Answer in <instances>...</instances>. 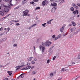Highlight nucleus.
<instances>
[{
    "mask_svg": "<svg viewBox=\"0 0 80 80\" xmlns=\"http://www.w3.org/2000/svg\"><path fill=\"white\" fill-rule=\"evenodd\" d=\"M29 12V10L26 9L25 11L23 12L24 14L22 15V16H27Z\"/></svg>",
    "mask_w": 80,
    "mask_h": 80,
    "instance_id": "nucleus-1",
    "label": "nucleus"
},
{
    "mask_svg": "<svg viewBox=\"0 0 80 80\" xmlns=\"http://www.w3.org/2000/svg\"><path fill=\"white\" fill-rule=\"evenodd\" d=\"M39 48L40 50H42V53H43V52H44V50H45V47L42 46V45H40L39 46Z\"/></svg>",
    "mask_w": 80,
    "mask_h": 80,
    "instance_id": "nucleus-2",
    "label": "nucleus"
},
{
    "mask_svg": "<svg viewBox=\"0 0 80 80\" xmlns=\"http://www.w3.org/2000/svg\"><path fill=\"white\" fill-rule=\"evenodd\" d=\"M48 3V1L47 0H45L43 1L42 5V6H44L45 5H47Z\"/></svg>",
    "mask_w": 80,
    "mask_h": 80,
    "instance_id": "nucleus-3",
    "label": "nucleus"
},
{
    "mask_svg": "<svg viewBox=\"0 0 80 80\" xmlns=\"http://www.w3.org/2000/svg\"><path fill=\"white\" fill-rule=\"evenodd\" d=\"M76 30V28L74 27L73 28H70L69 29V32H70V33H72V32H73L75 31Z\"/></svg>",
    "mask_w": 80,
    "mask_h": 80,
    "instance_id": "nucleus-4",
    "label": "nucleus"
},
{
    "mask_svg": "<svg viewBox=\"0 0 80 80\" xmlns=\"http://www.w3.org/2000/svg\"><path fill=\"white\" fill-rule=\"evenodd\" d=\"M31 68V66H28L26 67V68H23L22 69V70H29L30 68Z\"/></svg>",
    "mask_w": 80,
    "mask_h": 80,
    "instance_id": "nucleus-5",
    "label": "nucleus"
},
{
    "mask_svg": "<svg viewBox=\"0 0 80 80\" xmlns=\"http://www.w3.org/2000/svg\"><path fill=\"white\" fill-rule=\"evenodd\" d=\"M46 46L47 47H49L50 45L52 44V42H50L49 41H46Z\"/></svg>",
    "mask_w": 80,
    "mask_h": 80,
    "instance_id": "nucleus-6",
    "label": "nucleus"
},
{
    "mask_svg": "<svg viewBox=\"0 0 80 80\" xmlns=\"http://www.w3.org/2000/svg\"><path fill=\"white\" fill-rule=\"evenodd\" d=\"M56 9H57V7H54L51 10L52 12V13L55 12Z\"/></svg>",
    "mask_w": 80,
    "mask_h": 80,
    "instance_id": "nucleus-7",
    "label": "nucleus"
},
{
    "mask_svg": "<svg viewBox=\"0 0 80 80\" xmlns=\"http://www.w3.org/2000/svg\"><path fill=\"white\" fill-rule=\"evenodd\" d=\"M24 67V65L19 66H17L16 68H17L16 69V70H19V69H20V67Z\"/></svg>",
    "mask_w": 80,
    "mask_h": 80,
    "instance_id": "nucleus-8",
    "label": "nucleus"
},
{
    "mask_svg": "<svg viewBox=\"0 0 80 80\" xmlns=\"http://www.w3.org/2000/svg\"><path fill=\"white\" fill-rule=\"evenodd\" d=\"M35 74H37V71H32V73L31 74V75H35Z\"/></svg>",
    "mask_w": 80,
    "mask_h": 80,
    "instance_id": "nucleus-9",
    "label": "nucleus"
},
{
    "mask_svg": "<svg viewBox=\"0 0 80 80\" xmlns=\"http://www.w3.org/2000/svg\"><path fill=\"white\" fill-rule=\"evenodd\" d=\"M64 29H65V28L62 27V28H60V32H61V33H63V30H64Z\"/></svg>",
    "mask_w": 80,
    "mask_h": 80,
    "instance_id": "nucleus-10",
    "label": "nucleus"
},
{
    "mask_svg": "<svg viewBox=\"0 0 80 80\" xmlns=\"http://www.w3.org/2000/svg\"><path fill=\"white\" fill-rule=\"evenodd\" d=\"M4 11L5 12H8L9 11V9L8 8L6 7L4 9Z\"/></svg>",
    "mask_w": 80,
    "mask_h": 80,
    "instance_id": "nucleus-11",
    "label": "nucleus"
},
{
    "mask_svg": "<svg viewBox=\"0 0 80 80\" xmlns=\"http://www.w3.org/2000/svg\"><path fill=\"white\" fill-rule=\"evenodd\" d=\"M72 5L75 8H76V9H78V7L76 6L75 4L74 3H72Z\"/></svg>",
    "mask_w": 80,
    "mask_h": 80,
    "instance_id": "nucleus-12",
    "label": "nucleus"
},
{
    "mask_svg": "<svg viewBox=\"0 0 80 80\" xmlns=\"http://www.w3.org/2000/svg\"><path fill=\"white\" fill-rule=\"evenodd\" d=\"M73 13L74 14V15H75L76 13H77V15H78V10H76V11H73Z\"/></svg>",
    "mask_w": 80,
    "mask_h": 80,
    "instance_id": "nucleus-13",
    "label": "nucleus"
},
{
    "mask_svg": "<svg viewBox=\"0 0 80 80\" xmlns=\"http://www.w3.org/2000/svg\"><path fill=\"white\" fill-rule=\"evenodd\" d=\"M24 74H25V73H24L21 74L19 76L17 77V79H19L18 78H19V77H21V78H23L24 76L22 75H24Z\"/></svg>",
    "mask_w": 80,
    "mask_h": 80,
    "instance_id": "nucleus-14",
    "label": "nucleus"
},
{
    "mask_svg": "<svg viewBox=\"0 0 80 80\" xmlns=\"http://www.w3.org/2000/svg\"><path fill=\"white\" fill-rule=\"evenodd\" d=\"M16 22V23H17V22H19V21H18V20L16 21L15 20H11L10 21V23H12V22Z\"/></svg>",
    "mask_w": 80,
    "mask_h": 80,
    "instance_id": "nucleus-15",
    "label": "nucleus"
},
{
    "mask_svg": "<svg viewBox=\"0 0 80 80\" xmlns=\"http://www.w3.org/2000/svg\"><path fill=\"white\" fill-rule=\"evenodd\" d=\"M8 73L9 75L11 76L12 74V71H8Z\"/></svg>",
    "mask_w": 80,
    "mask_h": 80,
    "instance_id": "nucleus-16",
    "label": "nucleus"
},
{
    "mask_svg": "<svg viewBox=\"0 0 80 80\" xmlns=\"http://www.w3.org/2000/svg\"><path fill=\"white\" fill-rule=\"evenodd\" d=\"M27 2V0H23L22 1V5L25 4V3H26Z\"/></svg>",
    "mask_w": 80,
    "mask_h": 80,
    "instance_id": "nucleus-17",
    "label": "nucleus"
},
{
    "mask_svg": "<svg viewBox=\"0 0 80 80\" xmlns=\"http://www.w3.org/2000/svg\"><path fill=\"white\" fill-rule=\"evenodd\" d=\"M33 58V57H30L28 59V61H29V62L30 61H32V59Z\"/></svg>",
    "mask_w": 80,
    "mask_h": 80,
    "instance_id": "nucleus-18",
    "label": "nucleus"
},
{
    "mask_svg": "<svg viewBox=\"0 0 80 80\" xmlns=\"http://www.w3.org/2000/svg\"><path fill=\"white\" fill-rule=\"evenodd\" d=\"M72 24V25L73 27H75V25H76V24H75V23L73 21H72L71 22Z\"/></svg>",
    "mask_w": 80,
    "mask_h": 80,
    "instance_id": "nucleus-19",
    "label": "nucleus"
},
{
    "mask_svg": "<svg viewBox=\"0 0 80 80\" xmlns=\"http://www.w3.org/2000/svg\"><path fill=\"white\" fill-rule=\"evenodd\" d=\"M0 15L2 16H3L4 15V13L2 11H0Z\"/></svg>",
    "mask_w": 80,
    "mask_h": 80,
    "instance_id": "nucleus-20",
    "label": "nucleus"
},
{
    "mask_svg": "<svg viewBox=\"0 0 80 80\" xmlns=\"http://www.w3.org/2000/svg\"><path fill=\"white\" fill-rule=\"evenodd\" d=\"M42 45L43 46H47V43H46V42H42Z\"/></svg>",
    "mask_w": 80,
    "mask_h": 80,
    "instance_id": "nucleus-21",
    "label": "nucleus"
},
{
    "mask_svg": "<svg viewBox=\"0 0 80 80\" xmlns=\"http://www.w3.org/2000/svg\"><path fill=\"white\" fill-rule=\"evenodd\" d=\"M12 0H10L9 1V4H10V5L11 6H12Z\"/></svg>",
    "mask_w": 80,
    "mask_h": 80,
    "instance_id": "nucleus-22",
    "label": "nucleus"
},
{
    "mask_svg": "<svg viewBox=\"0 0 80 80\" xmlns=\"http://www.w3.org/2000/svg\"><path fill=\"white\" fill-rule=\"evenodd\" d=\"M70 10L71 11H74V8L73 7H71L70 8Z\"/></svg>",
    "mask_w": 80,
    "mask_h": 80,
    "instance_id": "nucleus-23",
    "label": "nucleus"
},
{
    "mask_svg": "<svg viewBox=\"0 0 80 80\" xmlns=\"http://www.w3.org/2000/svg\"><path fill=\"white\" fill-rule=\"evenodd\" d=\"M72 64L73 65H74V64H75V62H73V61H74V59H72Z\"/></svg>",
    "mask_w": 80,
    "mask_h": 80,
    "instance_id": "nucleus-24",
    "label": "nucleus"
},
{
    "mask_svg": "<svg viewBox=\"0 0 80 80\" xmlns=\"http://www.w3.org/2000/svg\"><path fill=\"white\" fill-rule=\"evenodd\" d=\"M52 6H53V7H55V6H57V3H54L52 4Z\"/></svg>",
    "mask_w": 80,
    "mask_h": 80,
    "instance_id": "nucleus-25",
    "label": "nucleus"
},
{
    "mask_svg": "<svg viewBox=\"0 0 80 80\" xmlns=\"http://www.w3.org/2000/svg\"><path fill=\"white\" fill-rule=\"evenodd\" d=\"M46 23H44V24H42V26H43V27H45V26L46 25Z\"/></svg>",
    "mask_w": 80,
    "mask_h": 80,
    "instance_id": "nucleus-26",
    "label": "nucleus"
},
{
    "mask_svg": "<svg viewBox=\"0 0 80 80\" xmlns=\"http://www.w3.org/2000/svg\"><path fill=\"white\" fill-rule=\"evenodd\" d=\"M13 47H17V45L16 44H14L13 45Z\"/></svg>",
    "mask_w": 80,
    "mask_h": 80,
    "instance_id": "nucleus-27",
    "label": "nucleus"
},
{
    "mask_svg": "<svg viewBox=\"0 0 80 80\" xmlns=\"http://www.w3.org/2000/svg\"><path fill=\"white\" fill-rule=\"evenodd\" d=\"M61 37H62V35L59 34L57 37L58 38H61Z\"/></svg>",
    "mask_w": 80,
    "mask_h": 80,
    "instance_id": "nucleus-28",
    "label": "nucleus"
},
{
    "mask_svg": "<svg viewBox=\"0 0 80 80\" xmlns=\"http://www.w3.org/2000/svg\"><path fill=\"white\" fill-rule=\"evenodd\" d=\"M26 65L28 66H30V63L29 62H27L26 64Z\"/></svg>",
    "mask_w": 80,
    "mask_h": 80,
    "instance_id": "nucleus-29",
    "label": "nucleus"
},
{
    "mask_svg": "<svg viewBox=\"0 0 80 80\" xmlns=\"http://www.w3.org/2000/svg\"><path fill=\"white\" fill-rule=\"evenodd\" d=\"M36 25H37V24L36 23L32 25L31 26V27H34V26H36Z\"/></svg>",
    "mask_w": 80,
    "mask_h": 80,
    "instance_id": "nucleus-30",
    "label": "nucleus"
},
{
    "mask_svg": "<svg viewBox=\"0 0 80 80\" xmlns=\"http://www.w3.org/2000/svg\"><path fill=\"white\" fill-rule=\"evenodd\" d=\"M47 23H48V24H51V22L50 21H48L47 22Z\"/></svg>",
    "mask_w": 80,
    "mask_h": 80,
    "instance_id": "nucleus-31",
    "label": "nucleus"
},
{
    "mask_svg": "<svg viewBox=\"0 0 80 80\" xmlns=\"http://www.w3.org/2000/svg\"><path fill=\"white\" fill-rule=\"evenodd\" d=\"M50 62V59H48L47 60V63H49Z\"/></svg>",
    "mask_w": 80,
    "mask_h": 80,
    "instance_id": "nucleus-32",
    "label": "nucleus"
},
{
    "mask_svg": "<svg viewBox=\"0 0 80 80\" xmlns=\"http://www.w3.org/2000/svg\"><path fill=\"white\" fill-rule=\"evenodd\" d=\"M38 9H40V7H37L35 9V10H38Z\"/></svg>",
    "mask_w": 80,
    "mask_h": 80,
    "instance_id": "nucleus-33",
    "label": "nucleus"
},
{
    "mask_svg": "<svg viewBox=\"0 0 80 80\" xmlns=\"http://www.w3.org/2000/svg\"><path fill=\"white\" fill-rule=\"evenodd\" d=\"M31 63L32 64H35V61H31Z\"/></svg>",
    "mask_w": 80,
    "mask_h": 80,
    "instance_id": "nucleus-34",
    "label": "nucleus"
},
{
    "mask_svg": "<svg viewBox=\"0 0 80 80\" xmlns=\"http://www.w3.org/2000/svg\"><path fill=\"white\" fill-rule=\"evenodd\" d=\"M77 32H74L72 33V34L73 35H76L77 34Z\"/></svg>",
    "mask_w": 80,
    "mask_h": 80,
    "instance_id": "nucleus-35",
    "label": "nucleus"
},
{
    "mask_svg": "<svg viewBox=\"0 0 80 80\" xmlns=\"http://www.w3.org/2000/svg\"><path fill=\"white\" fill-rule=\"evenodd\" d=\"M56 56H55L52 58L53 60H55V59L56 58Z\"/></svg>",
    "mask_w": 80,
    "mask_h": 80,
    "instance_id": "nucleus-36",
    "label": "nucleus"
},
{
    "mask_svg": "<svg viewBox=\"0 0 80 80\" xmlns=\"http://www.w3.org/2000/svg\"><path fill=\"white\" fill-rule=\"evenodd\" d=\"M53 75V73H50V77H52Z\"/></svg>",
    "mask_w": 80,
    "mask_h": 80,
    "instance_id": "nucleus-37",
    "label": "nucleus"
},
{
    "mask_svg": "<svg viewBox=\"0 0 80 80\" xmlns=\"http://www.w3.org/2000/svg\"><path fill=\"white\" fill-rule=\"evenodd\" d=\"M71 37H72V36H71V35H69L68 36V38H71Z\"/></svg>",
    "mask_w": 80,
    "mask_h": 80,
    "instance_id": "nucleus-38",
    "label": "nucleus"
},
{
    "mask_svg": "<svg viewBox=\"0 0 80 80\" xmlns=\"http://www.w3.org/2000/svg\"><path fill=\"white\" fill-rule=\"evenodd\" d=\"M61 71H62V72H64V71H65V68H62L61 70Z\"/></svg>",
    "mask_w": 80,
    "mask_h": 80,
    "instance_id": "nucleus-39",
    "label": "nucleus"
},
{
    "mask_svg": "<svg viewBox=\"0 0 80 80\" xmlns=\"http://www.w3.org/2000/svg\"><path fill=\"white\" fill-rule=\"evenodd\" d=\"M56 36H55V35H52V38H55Z\"/></svg>",
    "mask_w": 80,
    "mask_h": 80,
    "instance_id": "nucleus-40",
    "label": "nucleus"
},
{
    "mask_svg": "<svg viewBox=\"0 0 80 80\" xmlns=\"http://www.w3.org/2000/svg\"><path fill=\"white\" fill-rule=\"evenodd\" d=\"M10 15V14H8L5 17L6 18H7V17H8L9 16V15Z\"/></svg>",
    "mask_w": 80,
    "mask_h": 80,
    "instance_id": "nucleus-41",
    "label": "nucleus"
},
{
    "mask_svg": "<svg viewBox=\"0 0 80 80\" xmlns=\"http://www.w3.org/2000/svg\"><path fill=\"white\" fill-rule=\"evenodd\" d=\"M4 67L5 66H2V65H0V68H2V67H3V68H4Z\"/></svg>",
    "mask_w": 80,
    "mask_h": 80,
    "instance_id": "nucleus-42",
    "label": "nucleus"
},
{
    "mask_svg": "<svg viewBox=\"0 0 80 80\" xmlns=\"http://www.w3.org/2000/svg\"><path fill=\"white\" fill-rule=\"evenodd\" d=\"M58 37H55L54 39L55 40H57V39H58Z\"/></svg>",
    "mask_w": 80,
    "mask_h": 80,
    "instance_id": "nucleus-43",
    "label": "nucleus"
},
{
    "mask_svg": "<svg viewBox=\"0 0 80 80\" xmlns=\"http://www.w3.org/2000/svg\"><path fill=\"white\" fill-rule=\"evenodd\" d=\"M61 2H62V3H65V0H62Z\"/></svg>",
    "mask_w": 80,
    "mask_h": 80,
    "instance_id": "nucleus-44",
    "label": "nucleus"
},
{
    "mask_svg": "<svg viewBox=\"0 0 80 80\" xmlns=\"http://www.w3.org/2000/svg\"><path fill=\"white\" fill-rule=\"evenodd\" d=\"M16 25L17 26H18L19 25H20V24L19 23H17Z\"/></svg>",
    "mask_w": 80,
    "mask_h": 80,
    "instance_id": "nucleus-45",
    "label": "nucleus"
},
{
    "mask_svg": "<svg viewBox=\"0 0 80 80\" xmlns=\"http://www.w3.org/2000/svg\"><path fill=\"white\" fill-rule=\"evenodd\" d=\"M33 48H34V52H35V46H34L33 47Z\"/></svg>",
    "mask_w": 80,
    "mask_h": 80,
    "instance_id": "nucleus-46",
    "label": "nucleus"
},
{
    "mask_svg": "<svg viewBox=\"0 0 80 80\" xmlns=\"http://www.w3.org/2000/svg\"><path fill=\"white\" fill-rule=\"evenodd\" d=\"M78 59H80V55H79L78 57Z\"/></svg>",
    "mask_w": 80,
    "mask_h": 80,
    "instance_id": "nucleus-47",
    "label": "nucleus"
},
{
    "mask_svg": "<svg viewBox=\"0 0 80 80\" xmlns=\"http://www.w3.org/2000/svg\"><path fill=\"white\" fill-rule=\"evenodd\" d=\"M34 2H38V0H34Z\"/></svg>",
    "mask_w": 80,
    "mask_h": 80,
    "instance_id": "nucleus-48",
    "label": "nucleus"
},
{
    "mask_svg": "<svg viewBox=\"0 0 80 80\" xmlns=\"http://www.w3.org/2000/svg\"><path fill=\"white\" fill-rule=\"evenodd\" d=\"M19 8V6H18V7L15 8L14 9L15 10L16 9H18Z\"/></svg>",
    "mask_w": 80,
    "mask_h": 80,
    "instance_id": "nucleus-49",
    "label": "nucleus"
},
{
    "mask_svg": "<svg viewBox=\"0 0 80 80\" xmlns=\"http://www.w3.org/2000/svg\"><path fill=\"white\" fill-rule=\"evenodd\" d=\"M65 26H66V25L64 24L62 27H63V28H65Z\"/></svg>",
    "mask_w": 80,
    "mask_h": 80,
    "instance_id": "nucleus-50",
    "label": "nucleus"
},
{
    "mask_svg": "<svg viewBox=\"0 0 80 80\" xmlns=\"http://www.w3.org/2000/svg\"><path fill=\"white\" fill-rule=\"evenodd\" d=\"M80 31V28L79 29H78L77 30V32H79Z\"/></svg>",
    "mask_w": 80,
    "mask_h": 80,
    "instance_id": "nucleus-51",
    "label": "nucleus"
},
{
    "mask_svg": "<svg viewBox=\"0 0 80 80\" xmlns=\"http://www.w3.org/2000/svg\"><path fill=\"white\" fill-rule=\"evenodd\" d=\"M1 30H3V28L2 27L0 28V31Z\"/></svg>",
    "mask_w": 80,
    "mask_h": 80,
    "instance_id": "nucleus-52",
    "label": "nucleus"
},
{
    "mask_svg": "<svg viewBox=\"0 0 80 80\" xmlns=\"http://www.w3.org/2000/svg\"><path fill=\"white\" fill-rule=\"evenodd\" d=\"M77 5L78 6H79V7H80V4L79 3H78Z\"/></svg>",
    "mask_w": 80,
    "mask_h": 80,
    "instance_id": "nucleus-53",
    "label": "nucleus"
},
{
    "mask_svg": "<svg viewBox=\"0 0 80 80\" xmlns=\"http://www.w3.org/2000/svg\"><path fill=\"white\" fill-rule=\"evenodd\" d=\"M72 24H70L68 26H69V27H71V26H72Z\"/></svg>",
    "mask_w": 80,
    "mask_h": 80,
    "instance_id": "nucleus-54",
    "label": "nucleus"
},
{
    "mask_svg": "<svg viewBox=\"0 0 80 80\" xmlns=\"http://www.w3.org/2000/svg\"><path fill=\"white\" fill-rule=\"evenodd\" d=\"M30 3H31V4H33V3H34V2H31Z\"/></svg>",
    "mask_w": 80,
    "mask_h": 80,
    "instance_id": "nucleus-55",
    "label": "nucleus"
},
{
    "mask_svg": "<svg viewBox=\"0 0 80 80\" xmlns=\"http://www.w3.org/2000/svg\"><path fill=\"white\" fill-rule=\"evenodd\" d=\"M31 28H32V26L29 28H28L29 30H30L31 29Z\"/></svg>",
    "mask_w": 80,
    "mask_h": 80,
    "instance_id": "nucleus-56",
    "label": "nucleus"
},
{
    "mask_svg": "<svg viewBox=\"0 0 80 80\" xmlns=\"http://www.w3.org/2000/svg\"><path fill=\"white\" fill-rule=\"evenodd\" d=\"M35 68L34 66H32L31 67V69H33V68Z\"/></svg>",
    "mask_w": 80,
    "mask_h": 80,
    "instance_id": "nucleus-57",
    "label": "nucleus"
},
{
    "mask_svg": "<svg viewBox=\"0 0 80 80\" xmlns=\"http://www.w3.org/2000/svg\"><path fill=\"white\" fill-rule=\"evenodd\" d=\"M5 1L7 2H9V0H5Z\"/></svg>",
    "mask_w": 80,
    "mask_h": 80,
    "instance_id": "nucleus-58",
    "label": "nucleus"
},
{
    "mask_svg": "<svg viewBox=\"0 0 80 80\" xmlns=\"http://www.w3.org/2000/svg\"><path fill=\"white\" fill-rule=\"evenodd\" d=\"M7 29H8V31H9L10 30V28H7Z\"/></svg>",
    "mask_w": 80,
    "mask_h": 80,
    "instance_id": "nucleus-59",
    "label": "nucleus"
},
{
    "mask_svg": "<svg viewBox=\"0 0 80 80\" xmlns=\"http://www.w3.org/2000/svg\"><path fill=\"white\" fill-rule=\"evenodd\" d=\"M5 18H5V17H4V18H2V20H4V19H5Z\"/></svg>",
    "mask_w": 80,
    "mask_h": 80,
    "instance_id": "nucleus-60",
    "label": "nucleus"
},
{
    "mask_svg": "<svg viewBox=\"0 0 80 80\" xmlns=\"http://www.w3.org/2000/svg\"><path fill=\"white\" fill-rule=\"evenodd\" d=\"M3 33H0V36H1V35H3Z\"/></svg>",
    "mask_w": 80,
    "mask_h": 80,
    "instance_id": "nucleus-61",
    "label": "nucleus"
},
{
    "mask_svg": "<svg viewBox=\"0 0 80 80\" xmlns=\"http://www.w3.org/2000/svg\"><path fill=\"white\" fill-rule=\"evenodd\" d=\"M14 23H12L10 24V25H13Z\"/></svg>",
    "mask_w": 80,
    "mask_h": 80,
    "instance_id": "nucleus-62",
    "label": "nucleus"
},
{
    "mask_svg": "<svg viewBox=\"0 0 80 80\" xmlns=\"http://www.w3.org/2000/svg\"><path fill=\"white\" fill-rule=\"evenodd\" d=\"M8 80V78H6L5 79V80Z\"/></svg>",
    "mask_w": 80,
    "mask_h": 80,
    "instance_id": "nucleus-63",
    "label": "nucleus"
},
{
    "mask_svg": "<svg viewBox=\"0 0 80 80\" xmlns=\"http://www.w3.org/2000/svg\"><path fill=\"white\" fill-rule=\"evenodd\" d=\"M34 60L35 61H37V59H34Z\"/></svg>",
    "mask_w": 80,
    "mask_h": 80,
    "instance_id": "nucleus-64",
    "label": "nucleus"
}]
</instances>
